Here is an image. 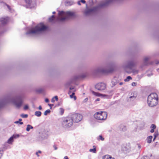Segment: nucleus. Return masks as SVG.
Instances as JSON below:
<instances>
[{
	"instance_id": "obj_55",
	"label": "nucleus",
	"mask_w": 159,
	"mask_h": 159,
	"mask_svg": "<svg viewBox=\"0 0 159 159\" xmlns=\"http://www.w3.org/2000/svg\"><path fill=\"white\" fill-rule=\"evenodd\" d=\"M52 13H53V14H54L55 13V11L53 12Z\"/></svg>"
},
{
	"instance_id": "obj_48",
	"label": "nucleus",
	"mask_w": 159,
	"mask_h": 159,
	"mask_svg": "<svg viewBox=\"0 0 159 159\" xmlns=\"http://www.w3.org/2000/svg\"><path fill=\"white\" fill-rule=\"evenodd\" d=\"M156 136H154V139H153V141H154L155 140V139H156Z\"/></svg>"
},
{
	"instance_id": "obj_52",
	"label": "nucleus",
	"mask_w": 159,
	"mask_h": 159,
	"mask_svg": "<svg viewBox=\"0 0 159 159\" xmlns=\"http://www.w3.org/2000/svg\"><path fill=\"white\" fill-rule=\"evenodd\" d=\"M15 123H19V121H16L15 122Z\"/></svg>"
},
{
	"instance_id": "obj_28",
	"label": "nucleus",
	"mask_w": 159,
	"mask_h": 159,
	"mask_svg": "<svg viewBox=\"0 0 159 159\" xmlns=\"http://www.w3.org/2000/svg\"><path fill=\"white\" fill-rule=\"evenodd\" d=\"M20 116L23 118H27L28 117V115L27 114H22Z\"/></svg>"
},
{
	"instance_id": "obj_42",
	"label": "nucleus",
	"mask_w": 159,
	"mask_h": 159,
	"mask_svg": "<svg viewBox=\"0 0 159 159\" xmlns=\"http://www.w3.org/2000/svg\"><path fill=\"white\" fill-rule=\"evenodd\" d=\"M42 107L41 106H39V109L40 110H41L42 109Z\"/></svg>"
},
{
	"instance_id": "obj_54",
	"label": "nucleus",
	"mask_w": 159,
	"mask_h": 159,
	"mask_svg": "<svg viewBox=\"0 0 159 159\" xmlns=\"http://www.w3.org/2000/svg\"><path fill=\"white\" fill-rule=\"evenodd\" d=\"M144 125H145V123H144L143 122V126H144Z\"/></svg>"
},
{
	"instance_id": "obj_27",
	"label": "nucleus",
	"mask_w": 159,
	"mask_h": 159,
	"mask_svg": "<svg viewBox=\"0 0 159 159\" xmlns=\"http://www.w3.org/2000/svg\"><path fill=\"white\" fill-rule=\"evenodd\" d=\"M60 111L61 112V115H62L64 112V110L62 108H60Z\"/></svg>"
},
{
	"instance_id": "obj_46",
	"label": "nucleus",
	"mask_w": 159,
	"mask_h": 159,
	"mask_svg": "<svg viewBox=\"0 0 159 159\" xmlns=\"http://www.w3.org/2000/svg\"><path fill=\"white\" fill-rule=\"evenodd\" d=\"M52 102H54V98H53L52 99Z\"/></svg>"
},
{
	"instance_id": "obj_30",
	"label": "nucleus",
	"mask_w": 159,
	"mask_h": 159,
	"mask_svg": "<svg viewBox=\"0 0 159 159\" xmlns=\"http://www.w3.org/2000/svg\"><path fill=\"white\" fill-rule=\"evenodd\" d=\"M115 80H113L111 82V83L114 86L116 85V83L115 82Z\"/></svg>"
},
{
	"instance_id": "obj_39",
	"label": "nucleus",
	"mask_w": 159,
	"mask_h": 159,
	"mask_svg": "<svg viewBox=\"0 0 159 159\" xmlns=\"http://www.w3.org/2000/svg\"><path fill=\"white\" fill-rule=\"evenodd\" d=\"M53 98H55L57 101H58V98L57 96H55Z\"/></svg>"
},
{
	"instance_id": "obj_16",
	"label": "nucleus",
	"mask_w": 159,
	"mask_h": 159,
	"mask_svg": "<svg viewBox=\"0 0 159 159\" xmlns=\"http://www.w3.org/2000/svg\"><path fill=\"white\" fill-rule=\"evenodd\" d=\"M152 136H149L147 139V142L148 143H150L151 142L152 139Z\"/></svg>"
},
{
	"instance_id": "obj_24",
	"label": "nucleus",
	"mask_w": 159,
	"mask_h": 159,
	"mask_svg": "<svg viewBox=\"0 0 159 159\" xmlns=\"http://www.w3.org/2000/svg\"><path fill=\"white\" fill-rule=\"evenodd\" d=\"M55 18L54 15H52V16L51 17L49 18V21L51 22H52L53 20H54Z\"/></svg>"
},
{
	"instance_id": "obj_53",
	"label": "nucleus",
	"mask_w": 159,
	"mask_h": 159,
	"mask_svg": "<svg viewBox=\"0 0 159 159\" xmlns=\"http://www.w3.org/2000/svg\"><path fill=\"white\" fill-rule=\"evenodd\" d=\"M22 119H19V121H22Z\"/></svg>"
},
{
	"instance_id": "obj_5",
	"label": "nucleus",
	"mask_w": 159,
	"mask_h": 159,
	"mask_svg": "<svg viewBox=\"0 0 159 159\" xmlns=\"http://www.w3.org/2000/svg\"><path fill=\"white\" fill-rule=\"evenodd\" d=\"M73 124V120L70 117L65 118L62 122V126L65 128H68L72 126Z\"/></svg>"
},
{
	"instance_id": "obj_44",
	"label": "nucleus",
	"mask_w": 159,
	"mask_h": 159,
	"mask_svg": "<svg viewBox=\"0 0 159 159\" xmlns=\"http://www.w3.org/2000/svg\"><path fill=\"white\" fill-rule=\"evenodd\" d=\"M100 100V99L99 98H97V99H96V101H99Z\"/></svg>"
},
{
	"instance_id": "obj_7",
	"label": "nucleus",
	"mask_w": 159,
	"mask_h": 159,
	"mask_svg": "<svg viewBox=\"0 0 159 159\" xmlns=\"http://www.w3.org/2000/svg\"><path fill=\"white\" fill-rule=\"evenodd\" d=\"M13 102L17 108L20 107L22 105L23 101L21 97H18L16 98L13 101Z\"/></svg>"
},
{
	"instance_id": "obj_32",
	"label": "nucleus",
	"mask_w": 159,
	"mask_h": 159,
	"mask_svg": "<svg viewBox=\"0 0 159 159\" xmlns=\"http://www.w3.org/2000/svg\"><path fill=\"white\" fill-rule=\"evenodd\" d=\"M41 151H39L38 152H37L36 153V154L37 156L39 157V153L41 154Z\"/></svg>"
},
{
	"instance_id": "obj_13",
	"label": "nucleus",
	"mask_w": 159,
	"mask_h": 159,
	"mask_svg": "<svg viewBox=\"0 0 159 159\" xmlns=\"http://www.w3.org/2000/svg\"><path fill=\"white\" fill-rule=\"evenodd\" d=\"M74 4V2L72 1H66L65 2V5L66 6L71 5Z\"/></svg>"
},
{
	"instance_id": "obj_17",
	"label": "nucleus",
	"mask_w": 159,
	"mask_h": 159,
	"mask_svg": "<svg viewBox=\"0 0 159 159\" xmlns=\"http://www.w3.org/2000/svg\"><path fill=\"white\" fill-rule=\"evenodd\" d=\"M102 159H114V158L108 155H106L103 157Z\"/></svg>"
},
{
	"instance_id": "obj_34",
	"label": "nucleus",
	"mask_w": 159,
	"mask_h": 159,
	"mask_svg": "<svg viewBox=\"0 0 159 159\" xmlns=\"http://www.w3.org/2000/svg\"><path fill=\"white\" fill-rule=\"evenodd\" d=\"M13 136L14 137V138H18L19 137V135L18 134L14 135H13Z\"/></svg>"
},
{
	"instance_id": "obj_25",
	"label": "nucleus",
	"mask_w": 159,
	"mask_h": 159,
	"mask_svg": "<svg viewBox=\"0 0 159 159\" xmlns=\"http://www.w3.org/2000/svg\"><path fill=\"white\" fill-rule=\"evenodd\" d=\"M98 139L99 140H100L102 141H103L104 140V138H103L101 135H100Z\"/></svg>"
},
{
	"instance_id": "obj_41",
	"label": "nucleus",
	"mask_w": 159,
	"mask_h": 159,
	"mask_svg": "<svg viewBox=\"0 0 159 159\" xmlns=\"http://www.w3.org/2000/svg\"><path fill=\"white\" fill-rule=\"evenodd\" d=\"M154 132V129H152L150 130V132L151 133H153Z\"/></svg>"
},
{
	"instance_id": "obj_3",
	"label": "nucleus",
	"mask_w": 159,
	"mask_h": 159,
	"mask_svg": "<svg viewBox=\"0 0 159 159\" xmlns=\"http://www.w3.org/2000/svg\"><path fill=\"white\" fill-rule=\"evenodd\" d=\"M158 96L156 93H151L148 97L147 103L148 106L150 107L155 106L158 103Z\"/></svg>"
},
{
	"instance_id": "obj_50",
	"label": "nucleus",
	"mask_w": 159,
	"mask_h": 159,
	"mask_svg": "<svg viewBox=\"0 0 159 159\" xmlns=\"http://www.w3.org/2000/svg\"><path fill=\"white\" fill-rule=\"evenodd\" d=\"M20 124L21 125H22L23 124V122H20Z\"/></svg>"
},
{
	"instance_id": "obj_2",
	"label": "nucleus",
	"mask_w": 159,
	"mask_h": 159,
	"mask_svg": "<svg viewBox=\"0 0 159 159\" xmlns=\"http://www.w3.org/2000/svg\"><path fill=\"white\" fill-rule=\"evenodd\" d=\"M59 16L57 18V20L59 21H63L65 20H68L69 18L74 16V13L71 11L65 12L63 11L59 12Z\"/></svg>"
},
{
	"instance_id": "obj_35",
	"label": "nucleus",
	"mask_w": 159,
	"mask_h": 159,
	"mask_svg": "<svg viewBox=\"0 0 159 159\" xmlns=\"http://www.w3.org/2000/svg\"><path fill=\"white\" fill-rule=\"evenodd\" d=\"M26 3L30 4V0H25Z\"/></svg>"
},
{
	"instance_id": "obj_6",
	"label": "nucleus",
	"mask_w": 159,
	"mask_h": 159,
	"mask_svg": "<svg viewBox=\"0 0 159 159\" xmlns=\"http://www.w3.org/2000/svg\"><path fill=\"white\" fill-rule=\"evenodd\" d=\"M82 116L80 114H74L71 115L70 118L73 120V122H78L82 120Z\"/></svg>"
},
{
	"instance_id": "obj_40",
	"label": "nucleus",
	"mask_w": 159,
	"mask_h": 159,
	"mask_svg": "<svg viewBox=\"0 0 159 159\" xmlns=\"http://www.w3.org/2000/svg\"><path fill=\"white\" fill-rule=\"evenodd\" d=\"M45 101L46 102H49V100L47 98H46L45 99Z\"/></svg>"
},
{
	"instance_id": "obj_33",
	"label": "nucleus",
	"mask_w": 159,
	"mask_h": 159,
	"mask_svg": "<svg viewBox=\"0 0 159 159\" xmlns=\"http://www.w3.org/2000/svg\"><path fill=\"white\" fill-rule=\"evenodd\" d=\"M141 159H149V158L147 156H145L142 157Z\"/></svg>"
},
{
	"instance_id": "obj_38",
	"label": "nucleus",
	"mask_w": 159,
	"mask_h": 159,
	"mask_svg": "<svg viewBox=\"0 0 159 159\" xmlns=\"http://www.w3.org/2000/svg\"><path fill=\"white\" fill-rule=\"evenodd\" d=\"M53 147H54L55 150H57V146L56 145H54L53 146Z\"/></svg>"
},
{
	"instance_id": "obj_14",
	"label": "nucleus",
	"mask_w": 159,
	"mask_h": 159,
	"mask_svg": "<svg viewBox=\"0 0 159 159\" xmlns=\"http://www.w3.org/2000/svg\"><path fill=\"white\" fill-rule=\"evenodd\" d=\"M93 149H90L89 150L90 152H93L94 153H95L96 152V147L95 146H93Z\"/></svg>"
},
{
	"instance_id": "obj_47",
	"label": "nucleus",
	"mask_w": 159,
	"mask_h": 159,
	"mask_svg": "<svg viewBox=\"0 0 159 159\" xmlns=\"http://www.w3.org/2000/svg\"><path fill=\"white\" fill-rule=\"evenodd\" d=\"M156 64H157L159 63V61H156Z\"/></svg>"
},
{
	"instance_id": "obj_15",
	"label": "nucleus",
	"mask_w": 159,
	"mask_h": 159,
	"mask_svg": "<svg viewBox=\"0 0 159 159\" xmlns=\"http://www.w3.org/2000/svg\"><path fill=\"white\" fill-rule=\"evenodd\" d=\"M149 59V58L148 57H146L144 58V64L145 65H148V60Z\"/></svg>"
},
{
	"instance_id": "obj_31",
	"label": "nucleus",
	"mask_w": 159,
	"mask_h": 159,
	"mask_svg": "<svg viewBox=\"0 0 159 159\" xmlns=\"http://www.w3.org/2000/svg\"><path fill=\"white\" fill-rule=\"evenodd\" d=\"M28 108H29V107H28V105H26L24 106V108L25 110H27L28 109Z\"/></svg>"
},
{
	"instance_id": "obj_22",
	"label": "nucleus",
	"mask_w": 159,
	"mask_h": 159,
	"mask_svg": "<svg viewBox=\"0 0 159 159\" xmlns=\"http://www.w3.org/2000/svg\"><path fill=\"white\" fill-rule=\"evenodd\" d=\"M80 2L83 3L84 4L86 2V1L84 0H80V1H78L77 2V4L79 5H81Z\"/></svg>"
},
{
	"instance_id": "obj_10",
	"label": "nucleus",
	"mask_w": 159,
	"mask_h": 159,
	"mask_svg": "<svg viewBox=\"0 0 159 159\" xmlns=\"http://www.w3.org/2000/svg\"><path fill=\"white\" fill-rule=\"evenodd\" d=\"M134 64L132 62H129L128 63V65L125 66V70H126L127 68L129 69V71L132 70V68L134 66Z\"/></svg>"
},
{
	"instance_id": "obj_45",
	"label": "nucleus",
	"mask_w": 159,
	"mask_h": 159,
	"mask_svg": "<svg viewBox=\"0 0 159 159\" xmlns=\"http://www.w3.org/2000/svg\"><path fill=\"white\" fill-rule=\"evenodd\" d=\"M70 90H73L74 89V88H72V87H70Z\"/></svg>"
},
{
	"instance_id": "obj_43",
	"label": "nucleus",
	"mask_w": 159,
	"mask_h": 159,
	"mask_svg": "<svg viewBox=\"0 0 159 159\" xmlns=\"http://www.w3.org/2000/svg\"><path fill=\"white\" fill-rule=\"evenodd\" d=\"M64 159H69L67 156H66L64 157Z\"/></svg>"
},
{
	"instance_id": "obj_9",
	"label": "nucleus",
	"mask_w": 159,
	"mask_h": 159,
	"mask_svg": "<svg viewBox=\"0 0 159 159\" xmlns=\"http://www.w3.org/2000/svg\"><path fill=\"white\" fill-rule=\"evenodd\" d=\"M96 89L98 90H103L106 88V85L104 83H100L97 84L95 86Z\"/></svg>"
},
{
	"instance_id": "obj_20",
	"label": "nucleus",
	"mask_w": 159,
	"mask_h": 159,
	"mask_svg": "<svg viewBox=\"0 0 159 159\" xmlns=\"http://www.w3.org/2000/svg\"><path fill=\"white\" fill-rule=\"evenodd\" d=\"M13 138H14V137H13V136H12V137H11L8 140V143H11L13 142Z\"/></svg>"
},
{
	"instance_id": "obj_37",
	"label": "nucleus",
	"mask_w": 159,
	"mask_h": 159,
	"mask_svg": "<svg viewBox=\"0 0 159 159\" xmlns=\"http://www.w3.org/2000/svg\"><path fill=\"white\" fill-rule=\"evenodd\" d=\"M136 85V83L135 82H133L132 83V85L133 86H135Z\"/></svg>"
},
{
	"instance_id": "obj_1",
	"label": "nucleus",
	"mask_w": 159,
	"mask_h": 159,
	"mask_svg": "<svg viewBox=\"0 0 159 159\" xmlns=\"http://www.w3.org/2000/svg\"><path fill=\"white\" fill-rule=\"evenodd\" d=\"M47 29V27L43 24L41 23L34 28L30 29L26 33L27 35H37L40 34L41 32Z\"/></svg>"
},
{
	"instance_id": "obj_56",
	"label": "nucleus",
	"mask_w": 159,
	"mask_h": 159,
	"mask_svg": "<svg viewBox=\"0 0 159 159\" xmlns=\"http://www.w3.org/2000/svg\"><path fill=\"white\" fill-rule=\"evenodd\" d=\"M134 72L135 73V72L134 71ZM135 73H138V71H136V72H135Z\"/></svg>"
},
{
	"instance_id": "obj_57",
	"label": "nucleus",
	"mask_w": 159,
	"mask_h": 159,
	"mask_svg": "<svg viewBox=\"0 0 159 159\" xmlns=\"http://www.w3.org/2000/svg\"><path fill=\"white\" fill-rule=\"evenodd\" d=\"M3 33V32H1V33H0V34H1V33Z\"/></svg>"
},
{
	"instance_id": "obj_19",
	"label": "nucleus",
	"mask_w": 159,
	"mask_h": 159,
	"mask_svg": "<svg viewBox=\"0 0 159 159\" xmlns=\"http://www.w3.org/2000/svg\"><path fill=\"white\" fill-rule=\"evenodd\" d=\"M33 128V127L31 125H27V127L26 128V131H29L30 129H32Z\"/></svg>"
},
{
	"instance_id": "obj_8",
	"label": "nucleus",
	"mask_w": 159,
	"mask_h": 159,
	"mask_svg": "<svg viewBox=\"0 0 159 159\" xmlns=\"http://www.w3.org/2000/svg\"><path fill=\"white\" fill-rule=\"evenodd\" d=\"M114 70V69L112 66L107 67L106 69H99L98 71L103 73H108L112 72Z\"/></svg>"
},
{
	"instance_id": "obj_49",
	"label": "nucleus",
	"mask_w": 159,
	"mask_h": 159,
	"mask_svg": "<svg viewBox=\"0 0 159 159\" xmlns=\"http://www.w3.org/2000/svg\"><path fill=\"white\" fill-rule=\"evenodd\" d=\"M123 84V83H122V82H120V83H119V84H120V85H122V84Z\"/></svg>"
},
{
	"instance_id": "obj_26",
	"label": "nucleus",
	"mask_w": 159,
	"mask_h": 159,
	"mask_svg": "<svg viewBox=\"0 0 159 159\" xmlns=\"http://www.w3.org/2000/svg\"><path fill=\"white\" fill-rule=\"evenodd\" d=\"M50 111L49 110H48L45 111L44 113V115H47L48 113H50Z\"/></svg>"
},
{
	"instance_id": "obj_4",
	"label": "nucleus",
	"mask_w": 159,
	"mask_h": 159,
	"mask_svg": "<svg viewBox=\"0 0 159 159\" xmlns=\"http://www.w3.org/2000/svg\"><path fill=\"white\" fill-rule=\"evenodd\" d=\"M107 113L105 111H100L96 112L94 115V118L99 120H105L107 117Z\"/></svg>"
},
{
	"instance_id": "obj_23",
	"label": "nucleus",
	"mask_w": 159,
	"mask_h": 159,
	"mask_svg": "<svg viewBox=\"0 0 159 159\" xmlns=\"http://www.w3.org/2000/svg\"><path fill=\"white\" fill-rule=\"evenodd\" d=\"M132 78L130 76H128L126 79H125V82L129 81L130 80H132Z\"/></svg>"
},
{
	"instance_id": "obj_21",
	"label": "nucleus",
	"mask_w": 159,
	"mask_h": 159,
	"mask_svg": "<svg viewBox=\"0 0 159 159\" xmlns=\"http://www.w3.org/2000/svg\"><path fill=\"white\" fill-rule=\"evenodd\" d=\"M41 112L40 111H36L35 112V114L37 116H40L41 115Z\"/></svg>"
},
{
	"instance_id": "obj_36",
	"label": "nucleus",
	"mask_w": 159,
	"mask_h": 159,
	"mask_svg": "<svg viewBox=\"0 0 159 159\" xmlns=\"http://www.w3.org/2000/svg\"><path fill=\"white\" fill-rule=\"evenodd\" d=\"M136 97V96L134 95L133 96H131L130 97V98L131 99H135Z\"/></svg>"
},
{
	"instance_id": "obj_51",
	"label": "nucleus",
	"mask_w": 159,
	"mask_h": 159,
	"mask_svg": "<svg viewBox=\"0 0 159 159\" xmlns=\"http://www.w3.org/2000/svg\"><path fill=\"white\" fill-rule=\"evenodd\" d=\"M71 93V91H70L69 92H68V94H70Z\"/></svg>"
},
{
	"instance_id": "obj_11",
	"label": "nucleus",
	"mask_w": 159,
	"mask_h": 159,
	"mask_svg": "<svg viewBox=\"0 0 159 159\" xmlns=\"http://www.w3.org/2000/svg\"><path fill=\"white\" fill-rule=\"evenodd\" d=\"M8 20V18H1L0 19V22L2 24H6Z\"/></svg>"
},
{
	"instance_id": "obj_18",
	"label": "nucleus",
	"mask_w": 159,
	"mask_h": 159,
	"mask_svg": "<svg viewBox=\"0 0 159 159\" xmlns=\"http://www.w3.org/2000/svg\"><path fill=\"white\" fill-rule=\"evenodd\" d=\"M75 93L73 92V93H72L70 95V97L71 98H73L74 100H75L76 99V97L75 95Z\"/></svg>"
},
{
	"instance_id": "obj_12",
	"label": "nucleus",
	"mask_w": 159,
	"mask_h": 159,
	"mask_svg": "<svg viewBox=\"0 0 159 159\" xmlns=\"http://www.w3.org/2000/svg\"><path fill=\"white\" fill-rule=\"evenodd\" d=\"M93 93L94 95L96 96H99V97H107L108 96L106 95H103L102 94L98 92H95L94 91H93Z\"/></svg>"
},
{
	"instance_id": "obj_29",
	"label": "nucleus",
	"mask_w": 159,
	"mask_h": 159,
	"mask_svg": "<svg viewBox=\"0 0 159 159\" xmlns=\"http://www.w3.org/2000/svg\"><path fill=\"white\" fill-rule=\"evenodd\" d=\"M151 128L154 129L156 128V126L154 124H152L151 126Z\"/></svg>"
}]
</instances>
